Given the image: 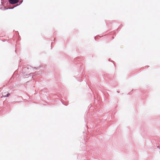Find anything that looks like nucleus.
Instances as JSON below:
<instances>
[{
  "instance_id": "obj_1",
  "label": "nucleus",
  "mask_w": 160,
  "mask_h": 160,
  "mask_svg": "<svg viewBox=\"0 0 160 160\" xmlns=\"http://www.w3.org/2000/svg\"><path fill=\"white\" fill-rule=\"evenodd\" d=\"M8 1L10 4H13L18 3L19 0H9Z\"/></svg>"
},
{
  "instance_id": "obj_2",
  "label": "nucleus",
  "mask_w": 160,
  "mask_h": 160,
  "mask_svg": "<svg viewBox=\"0 0 160 160\" xmlns=\"http://www.w3.org/2000/svg\"><path fill=\"white\" fill-rule=\"evenodd\" d=\"M5 94V93H4L2 94V96L4 97H8L10 95V93H7V94L6 95H4Z\"/></svg>"
},
{
  "instance_id": "obj_3",
  "label": "nucleus",
  "mask_w": 160,
  "mask_h": 160,
  "mask_svg": "<svg viewBox=\"0 0 160 160\" xmlns=\"http://www.w3.org/2000/svg\"><path fill=\"white\" fill-rule=\"evenodd\" d=\"M18 5H17L16 6H14V7H11V8H7V9H13V8H14L15 7L18 6Z\"/></svg>"
},
{
  "instance_id": "obj_4",
  "label": "nucleus",
  "mask_w": 160,
  "mask_h": 160,
  "mask_svg": "<svg viewBox=\"0 0 160 160\" xmlns=\"http://www.w3.org/2000/svg\"><path fill=\"white\" fill-rule=\"evenodd\" d=\"M22 2H23V1H21V2H20V4H19V5H20V4H21L22 3Z\"/></svg>"
},
{
  "instance_id": "obj_5",
  "label": "nucleus",
  "mask_w": 160,
  "mask_h": 160,
  "mask_svg": "<svg viewBox=\"0 0 160 160\" xmlns=\"http://www.w3.org/2000/svg\"><path fill=\"white\" fill-rule=\"evenodd\" d=\"M79 81H80V82H81V80H79Z\"/></svg>"
}]
</instances>
